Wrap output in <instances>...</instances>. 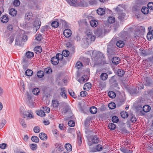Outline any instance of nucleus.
<instances>
[{"label":"nucleus","instance_id":"obj_1","mask_svg":"<svg viewBox=\"0 0 153 153\" xmlns=\"http://www.w3.org/2000/svg\"><path fill=\"white\" fill-rule=\"evenodd\" d=\"M99 141V138L94 136L88 140V144L89 146H93L94 144H97Z\"/></svg>","mask_w":153,"mask_h":153},{"label":"nucleus","instance_id":"obj_2","mask_svg":"<svg viewBox=\"0 0 153 153\" xmlns=\"http://www.w3.org/2000/svg\"><path fill=\"white\" fill-rule=\"evenodd\" d=\"M102 149V146L100 144H98L95 147L91 149V151L93 152H100L101 151Z\"/></svg>","mask_w":153,"mask_h":153},{"label":"nucleus","instance_id":"obj_3","mask_svg":"<svg viewBox=\"0 0 153 153\" xmlns=\"http://www.w3.org/2000/svg\"><path fill=\"white\" fill-rule=\"evenodd\" d=\"M70 109V108L69 105L65 103H63V108L61 109V111L62 113L65 114Z\"/></svg>","mask_w":153,"mask_h":153},{"label":"nucleus","instance_id":"obj_4","mask_svg":"<svg viewBox=\"0 0 153 153\" xmlns=\"http://www.w3.org/2000/svg\"><path fill=\"white\" fill-rule=\"evenodd\" d=\"M89 4L88 2L82 0L78 1L77 7H87L88 6Z\"/></svg>","mask_w":153,"mask_h":153},{"label":"nucleus","instance_id":"obj_5","mask_svg":"<svg viewBox=\"0 0 153 153\" xmlns=\"http://www.w3.org/2000/svg\"><path fill=\"white\" fill-rule=\"evenodd\" d=\"M27 103L29 106L32 105L33 103V101L32 100V97L31 94H29L28 93L27 94Z\"/></svg>","mask_w":153,"mask_h":153},{"label":"nucleus","instance_id":"obj_6","mask_svg":"<svg viewBox=\"0 0 153 153\" xmlns=\"http://www.w3.org/2000/svg\"><path fill=\"white\" fill-rule=\"evenodd\" d=\"M86 38L88 40V41H89L90 43L91 42V41H94L95 39V36L92 35L91 33L90 32H89L87 33V36Z\"/></svg>","mask_w":153,"mask_h":153},{"label":"nucleus","instance_id":"obj_7","mask_svg":"<svg viewBox=\"0 0 153 153\" xmlns=\"http://www.w3.org/2000/svg\"><path fill=\"white\" fill-rule=\"evenodd\" d=\"M60 95L63 98L66 99L67 96L66 94V91L65 88H61L60 89Z\"/></svg>","mask_w":153,"mask_h":153},{"label":"nucleus","instance_id":"obj_8","mask_svg":"<svg viewBox=\"0 0 153 153\" xmlns=\"http://www.w3.org/2000/svg\"><path fill=\"white\" fill-rule=\"evenodd\" d=\"M63 34L65 36L68 38L71 35V31L69 29H65L64 31Z\"/></svg>","mask_w":153,"mask_h":153},{"label":"nucleus","instance_id":"obj_9","mask_svg":"<svg viewBox=\"0 0 153 153\" xmlns=\"http://www.w3.org/2000/svg\"><path fill=\"white\" fill-rule=\"evenodd\" d=\"M102 33V29L101 28H97L94 32L95 34L98 37L101 36Z\"/></svg>","mask_w":153,"mask_h":153},{"label":"nucleus","instance_id":"obj_10","mask_svg":"<svg viewBox=\"0 0 153 153\" xmlns=\"http://www.w3.org/2000/svg\"><path fill=\"white\" fill-rule=\"evenodd\" d=\"M59 61L56 56L53 57L51 59V63L54 65H57L59 62Z\"/></svg>","mask_w":153,"mask_h":153},{"label":"nucleus","instance_id":"obj_11","mask_svg":"<svg viewBox=\"0 0 153 153\" xmlns=\"http://www.w3.org/2000/svg\"><path fill=\"white\" fill-rule=\"evenodd\" d=\"M31 112H30L29 111H26L23 113V117L24 118H25V116L27 117L30 118L33 117V116L31 114Z\"/></svg>","mask_w":153,"mask_h":153},{"label":"nucleus","instance_id":"obj_12","mask_svg":"<svg viewBox=\"0 0 153 153\" xmlns=\"http://www.w3.org/2000/svg\"><path fill=\"white\" fill-rule=\"evenodd\" d=\"M107 55H113L114 54V52L112 48L108 47L107 50Z\"/></svg>","mask_w":153,"mask_h":153},{"label":"nucleus","instance_id":"obj_13","mask_svg":"<svg viewBox=\"0 0 153 153\" xmlns=\"http://www.w3.org/2000/svg\"><path fill=\"white\" fill-rule=\"evenodd\" d=\"M34 55V53L33 52L28 51L26 53L25 57L28 59H31L33 57Z\"/></svg>","mask_w":153,"mask_h":153},{"label":"nucleus","instance_id":"obj_14","mask_svg":"<svg viewBox=\"0 0 153 153\" xmlns=\"http://www.w3.org/2000/svg\"><path fill=\"white\" fill-rule=\"evenodd\" d=\"M78 1L77 0H70L69 2V4L70 5L74 7H77L78 3Z\"/></svg>","mask_w":153,"mask_h":153},{"label":"nucleus","instance_id":"obj_15","mask_svg":"<svg viewBox=\"0 0 153 153\" xmlns=\"http://www.w3.org/2000/svg\"><path fill=\"white\" fill-rule=\"evenodd\" d=\"M119 60V58L117 57H114L112 59V62L114 65L118 64Z\"/></svg>","mask_w":153,"mask_h":153},{"label":"nucleus","instance_id":"obj_16","mask_svg":"<svg viewBox=\"0 0 153 153\" xmlns=\"http://www.w3.org/2000/svg\"><path fill=\"white\" fill-rule=\"evenodd\" d=\"M40 139L43 140H46L47 139V135L44 133H41L39 134Z\"/></svg>","mask_w":153,"mask_h":153},{"label":"nucleus","instance_id":"obj_17","mask_svg":"<svg viewBox=\"0 0 153 153\" xmlns=\"http://www.w3.org/2000/svg\"><path fill=\"white\" fill-rule=\"evenodd\" d=\"M97 54L98 55L99 58L101 59H102L103 61V64H106V62L105 59H104L105 56L103 54L100 52L98 51L97 52Z\"/></svg>","mask_w":153,"mask_h":153},{"label":"nucleus","instance_id":"obj_18","mask_svg":"<svg viewBox=\"0 0 153 153\" xmlns=\"http://www.w3.org/2000/svg\"><path fill=\"white\" fill-rule=\"evenodd\" d=\"M120 149L121 151L125 153H131L132 152L131 149L129 150L127 148L121 147Z\"/></svg>","mask_w":153,"mask_h":153},{"label":"nucleus","instance_id":"obj_19","mask_svg":"<svg viewBox=\"0 0 153 153\" xmlns=\"http://www.w3.org/2000/svg\"><path fill=\"white\" fill-rule=\"evenodd\" d=\"M108 75L106 73H102L100 76V79L103 80H106L108 77Z\"/></svg>","mask_w":153,"mask_h":153},{"label":"nucleus","instance_id":"obj_20","mask_svg":"<svg viewBox=\"0 0 153 153\" xmlns=\"http://www.w3.org/2000/svg\"><path fill=\"white\" fill-rule=\"evenodd\" d=\"M105 10L102 8H98L97 10V13L98 15H102L105 13Z\"/></svg>","mask_w":153,"mask_h":153},{"label":"nucleus","instance_id":"obj_21","mask_svg":"<svg viewBox=\"0 0 153 153\" xmlns=\"http://www.w3.org/2000/svg\"><path fill=\"white\" fill-rule=\"evenodd\" d=\"M143 110L145 112H148L151 110V107L148 105H146L143 107Z\"/></svg>","mask_w":153,"mask_h":153},{"label":"nucleus","instance_id":"obj_22","mask_svg":"<svg viewBox=\"0 0 153 153\" xmlns=\"http://www.w3.org/2000/svg\"><path fill=\"white\" fill-rule=\"evenodd\" d=\"M126 17V14L124 13H122L119 14L118 18L121 21H123L125 19Z\"/></svg>","mask_w":153,"mask_h":153},{"label":"nucleus","instance_id":"obj_23","mask_svg":"<svg viewBox=\"0 0 153 153\" xmlns=\"http://www.w3.org/2000/svg\"><path fill=\"white\" fill-rule=\"evenodd\" d=\"M16 10L14 8H11L9 10V14L12 16H16Z\"/></svg>","mask_w":153,"mask_h":153},{"label":"nucleus","instance_id":"obj_24","mask_svg":"<svg viewBox=\"0 0 153 153\" xmlns=\"http://www.w3.org/2000/svg\"><path fill=\"white\" fill-rule=\"evenodd\" d=\"M36 112L38 115L42 117H43L45 115V112L42 110H37Z\"/></svg>","mask_w":153,"mask_h":153},{"label":"nucleus","instance_id":"obj_25","mask_svg":"<svg viewBox=\"0 0 153 153\" xmlns=\"http://www.w3.org/2000/svg\"><path fill=\"white\" fill-rule=\"evenodd\" d=\"M117 74L119 76L122 77L124 75L125 71L123 69H119L117 70Z\"/></svg>","mask_w":153,"mask_h":153},{"label":"nucleus","instance_id":"obj_26","mask_svg":"<svg viewBox=\"0 0 153 153\" xmlns=\"http://www.w3.org/2000/svg\"><path fill=\"white\" fill-rule=\"evenodd\" d=\"M1 21L3 23H7L8 21V16L5 15L3 16L1 18Z\"/></svg>","mask_w":153,"mask_h":153},{"label":"nucleus","instance_id":"obj_27","mask_svg":"<svg viewBox=\"0 0 153 153\" xmlns=\"http://www.w3.org/2000/svg\"><path fill=\"white\" fill-rule=\"evenodd\" d=\"M141 11L143 14H147L149 13V9L148 7L144 6L142 7Z\"/></svg>","mask_w":153,"mask_h":153},{"label":"nucleus","instance_id":"obj_28","mask_svg":"<svg viewBox=\"0 0 153 153\" xmlns=\"http://www.w3.org/2000/svg\"><path fill=\"white\" fill-rule=\"evenodd\" d=\"M116 45L118 47L122 48L124 45V43L122 41L119 40L117 42Z\"/></svg>","mask_w":153,"mask_h":153},{"label":"nucleus","instance_id":"obj_29","mask_svg":"<svg viewBox=\"0 0 153 153\" xmlns=\"http://www.w3.org/2000/svg\"><path fill=\"white\" fill-rule=\"evenodd\" d=\"M90 111L91 113L92 114H95L97 112V108L94 107L92 106L90 108Z\"/></svg>","mask_w":153,"mask_h":153},{"label":"nucleus","instance_id":"obj_30","mask_svg":"<svg viewBox=\"0 0 153 153\" xmlns=\"http://www.w3.org/2000/svg\"><path fill=\"white\" fill-rule=\"evenodd\" d=\"M120 115L123 118H125L128 117V114L127 112L123 111L121 112Z\"/></svg>","mask_w":153,"mask_h":153},{"label":"nucleus","instance_id":"obj_31","mask_svg":"<svg viewBox=\"0 0 153 153\" xmlns=\"http://www.w3.org/2000/svg\"><path fill=\"white\" fill-rule=\"evenodd\" d=\"M90 24L92 27H95L97 26L98 23L97 21L94 20H93L90 21Z\"/></svg>","mask_w":153,"mask_h":153},{"label":"nucleus","instance_id":"obj_32","mask_svg":"<svg viewBox=\"0 0 153 153\" xmlns=\"http://www.w3.org/2000/svg\"><path fill=\"white\" fill-rule=\"evenodd\" d=\"M65 147L68 151H71L72 149L71 145L69 143H66L65 145Z\"/></svg>","mask_w":153,"mask_h":153},{"label":"nucleus","instance_id":"obj_33","mask_svg":"<svg viewBox=\"0 0 153 153\" xmlns=\"http://www.w3.org/2000/svg\"><path fill=\"white\" fill-rule=\"evenodd\" d=\"M34 50L35 51H36V53H41L42 51V48L39 46H38L35 47L34 49Z\"/></svg>","mask_w":153,"mask_h":153},{"label":"nucleus","instance_id":"obj_34","mask_svg":"<svg viewBox=\"0 0 153 153\" xmlns=\"http://www.w3.org/2000/svg\"><path fill=\"white\" fill-rule=\"evenodd\" d=\"M91 83L88 82L86 83L84 86V89L85 90L89 89L91 88Z\"/></svg>","mask_w":153,"mask_h":153},{"label":"nucleus","instance_id":"obj_35","mask_svg":"<svg viewBox=\"0 0 153 153\" xmlns=\"http://www.w3.org/2000/svg\"><path fill=\"white\" fill-rule=\"evenodd\" d=\"M109 128L111 130H114L116 128V125L115 124L111 123L109 124L108 125Z\"/></svg>","mask_w":153,"mask_h":153},{"label":"nucleus","instance_id":"obj_36","mask_svg":"<svg viewBox=\"0 0 153 153\" xmlns=\"http://www.w3.org/2000/svg\"><path fill=\"white\" fill-rule=\"evenodd\" d=\"M115 11L118 14H120V13H122L123 8L120 6V5H119L115 9Z\"/></svg>","mask_w":153,"mask_h":153},{"label":"nucleus","instance_id":"obj_37","mask_svg":"<svg viewBox=\"0 0 153 153\" xmlns=\"http://www.w3.org/2000/svg\"><path fill=\"white\" fill-rule=\"evenodd\" d=\"M33 74V71L32 70L30 69L27 70L25 72V75L28 76H31Z\"/></svg>","mask_w":153,"mask_h":153},{"label":"nucleus","instance_id":"obj_38","mask_svg":"<svg viewBox=\"0 0 153 153\" xmlns=\"http://www.w3.org/2000/svg\"><path fill=\"white\" fill-rule=\"evenodd\" d=\"M52 104L53 107H57L59 105V102L57 100H53L52 101Z\"/></svg>","mask_w":153,"mask_h":153},{"label":"nucleus","instance_id":"obj_39","mask_svg":"<svg viewBox=\"0 0 153 153\" xmlns=\"http://www.w3.org/2000/svg\"><path fill=\"white\" fill-rule=\"evenodd\" d=\"M152 32H149L147 35V38L149 40H150L153 38V34Z\"/></svg>","mask_w":153,"mask_h":153},{"label":"nucleus","instance_id":"obj_40","mask_svg":"<svg viewBox=\"0 0 153 153\" xmlns=\"http://www.w3.org/2000/svg\"><path fill=\"white\" fill-rule=\"evenodd\" d=\"M37 75L38 77L42 78L44 76V72L42 71H39L37 72Z\"/></svg>","mask_w":153,"mask_h":153},{"label":"nucleus","instance_id":"obj_41","mask_svg":"<svg viewBox=\"0 0 153 153\" xmlns=\"http://www.w3.org/2000/svg\"><path fill=\"white\" fill-rule=\"evenodd\" d=\"M56 151L59 152H61L63 149V147L61 146L60 144H58L56 147Z\"/></svg>","mask_w":153,"mask_h":153},{"label":"nucleus","instance_id":"obj_42","mask_svg":"<svg viewBox=\"0 0 153 153\" xmlns=\"http://www.w3.org/2000/svg\"><path fill=\"white\" fill-rule=\"evenodd\" d=\"M108 94L109 97L112 98H114L116 96L115 93L112 91H109Z\"/></svg>","mask_w":153,"mask_h":153},{"label":"nucleus","instance_id":"obj_43","mask_svg":"<svg viewBox=\"0 0 153 153\" xmlns=\"http://www.w3.org/2000/svg\"><path fill=\"white\" fill-rule=\"evenodd\" d=\"M108 106L110 109H113L115 108L116 104L114 102H111L109 103Z\"/></svg>","mask_w":153,"mask_h":153},{"label":"nucleus","instance_id":"obj_44","mask_svg":"<svg viewBox=\"0 0 153 153\" xmlns=\"http://www.w3.org/2000/svg\"><path fill=\"white\" fill-rule=\"evenodd\" d=\"M82 43L84 44L86 46H88L89 45V43H90L89 41H88V40L86 38H84L82 40Z\"/></svg>","mask_w":153,"mask_h":153},{"label":"nucleus","instance_id":"obj_45","mask_svg":"<svg viewBox=\"0 0 153 153\" xmlns=\"http://www.w3.org/2000/svg\"><path fill=\"white\" fill-rule=\"evenodd\" d=\"M32 92L34 95H37L40 92V90L38 88H34Z\"/></svg>","mask_w":153,"mask_h":153},{"label":"nucleus","instance_id":"obj_46","mask_svg":"<svg viewBox=\"0 0 153 153\" xmlns=\"http://www.w3.org/2000/svg\"><path fill=\"white\" fill-rule=\"evenodd\" d=\"M36 40L38 41H40L42 39V37L41 34L40 33L38 34L37 33L36 34Z\"/></svg>","mask_w":153,"mask_h":153},{"label":"nucleus","instance_id":"obj_47","mask_svg":"<svg viewBox=\"0 0 153 153\" xmlns=\"http://www.w3.org/2000/svg\"><path fill=\"white\" fill-rule=\"evenodd\" d=\"M31 140L33 141L36 143H38L39 140L38 137L35 136H33L32 137Z\"/></svg>","mask_w":153,"mask_h":153},{"label":"nucleus","instance_id":"obj_48","mask_svg":"<svg viewBox=\"0 0 153 153\" xmlns=\"http://www.w3.org/2000/svg\"><path fill=\"white\" fill-rule=\"evenodd\" d=\"M32 17V14L30 12L26 14L25 17L26 19L29 20L31 19Z\"/></svg>","mask_w":153,"mask_h":153},{"label":"nucleus","instance_id":"obj_49","mask_svg":"<svg viewBox=\"0 0 153 153\" xmlns=\"http://www.w3.org/2000/svg\"><path fill=\"white\" fill-rule=\"evenodd\" d=\"M108 20L110 23L112 24L114 22L115 19L114 17L111 16L108 18Z\"/></svg>","mask_w":153,"mask_h":153},{"label":"nucleus","instance_id":"obj_50","mask_svg":"<svg viewBox=\"0 0 153 153\" xmlns=\"http://www.w3.org/2000/svg\"><path fill=\"white\" fill-rule=\"evenodd\" d=\"M62 55L65 57H67L69 54V52L67 50H63L62 52Z\"/></svg>","mask_w":153,"mask_h":153},{"label":"nucleus","instance_id":"obj_51","mask_svg":"<svg viewBox=\"0 0 153 153\" xmlns=\"http://www.w3.org/2000/svg\"><path fill=\"white\" fill-rule=\"evenodd\" d=\"M51 25L53 27L56 28L58 27L59 25V23L57 21H53L52 22Z\"/></svg>","mask_w":153,"mask_h":153},{"label":"nucleus","instance_id":"obj_52","mask_svg":"<svg viewBox=\"0 0 153 153\" xmlns=\"http://www.w3.org/2000/svg\"><path fill=\"white\" fill-rule=\"evenodd\" d=\"M20 37L22 38V41L24 42H25L27 39V36L25 34L20 35Z\"/></svg>","mask_w":153,"mask_h":153},{"label":"nucleus","instance_id":"obj_53","mask_svg":"<svg viewBox=\"0 0 153 153\" xmlns=\"http://www.w3.org/2000/svg\"><path fill=\"white\" fill-rule=\"evenodd\" d=\"M68 92L70 95L73 98H76V97L75 94V93L72 90H69Z\"/></svg>","mask_w":153,"mask_h":153},{"label":"nucleus","instance_id":"obj_54","mask_svg":"<svg viewBox=\"0 0 153 153\" xmlns=\"http://www.w3.org/2000/svg\"><path fill=\"white\" fill-rule=\"evenodd\" d=\"M112 121L114 123H117L119 121V119L116 116H114L112 118Z\"/></svg>","mask_w":153,"mask_h":153},{"label":"nucleus","instance_id":"obj_55","mask_svg":"<svg viewBox=\"0 0 153 153\" xmlns=\"http://www.w3.org/2000/svg\"><path fill=\"white\" fill-rule=\"evenodd\" d=\"M140 50L141 51V56H146L148 55V53H147L146 51L144 50H143L141 48L140 49Z\"/></svg>","mask_w":153,"mask_h":153},{"label":"nucleus","instance_id":"obj_56","mask_svg":"<svg viewBox=\"0 0 153 153\" xmlns=\"http://www.w3.org/2000/svg\"><path fill=\"white\" fill-rule=\"evenodd\" d=\"M20 122L21 124L24 128L26 127V124L25 123V121L23 119H20Z\"/></svg>","mask_w":153,"mask_h":153},{"label":"nucleus","instance_id":"obj_57","mask_svg":"<svg viewBox=\"0 0 153 153\" xmlns=\"http://www.w3.org/2000/svg\"><path fill=\"white\" fill-rule=\"evenodd\" d=\"M44 72L47 74H50L52 72V70L50 68H48L45 69Z\"/></svg>","mask_w":153,"mask_h":153},{"label":"nucleus","instance_id":"obj_58","mask_svg":"<svg viewBox=\"0 0 153 153\" xmlns=\"http://www.w3.org/2000/svg\"><path fill=\"white\" fill-rule=\"evenodd\" d=\"M63 55L60 53H57L56 54V56H57L59 61L63 59Z\"/></svg>","mask_w":153,"mask_h":153},{"label":"nucleus","instance_id":"obj_59","mask_svg":"<svg viewBox=\"0 0 153 153\" xmlns=\"http://www.w3.org/2000/svg\"><path fill=\"white\" fill-rule=\"evenodd\" d=\"M152 81L150 80H147L146 81V85L147 86H151L152 85Z\"/></svg>","mask_w":153,"mask_h":153},{"label":"nucleus","instance_id":"obj_60","mask_svg":"<svg viewBox=\"0 0 153 153\" xmlns=\"http://www.w3.org/2000/svg\"><path fill=\"white\" fill-rule=\"evenodd\" d=\"M85 75L82 76L79 79L78 81L80 83H83L84 82H85L86 81H85V79L84 78Z\"/></svg>","mask_w":153,"mask_h":153},{"label":"nucleus","instance_id":"obj_61","mask_svg":"<svg viewBox=\"0 0 153 153\" xmlns=\"http://www.w3.org/2000/svg\"><path fill=\"white\" fill-rule=\"evenodd\" d=\"M14 39V38L13 36H11L10 38L7 39V41H8V43L10 44H11L13 42Z\"/></svg>","mask_w":153,"mask_h":153},{"label":"nucleus","instance_id":"obj_62","mask_svg":"<svg viewBox=\"0 0 153 153\" xmlns=\"http://www.w3.org/2000/svg\"><path fill=\"white\" fill-rule=\"evenodd\" d=\"M33 131L36 133H38L40 132V128L38 126H35L34 128Z\"/></svg>","mask_w":153,"mask_h":153},{"label":"nucleus","instance_id":"obj_63","mask_svg":"<svg viewBox=\"0 0 153 153\" xmlns=\"http://www.w3.org/2000/svg\"><path fill=\"white\" fill-rule=\"evenodd\" d=\"M43 110L45 113H48L50 112V108L47 106H45V107H43Z\"/></svg>","mask_w":153,"mask_h":153},{"label":"nucleus","instance_id":"obj_64","mask_svg":"<svg viewBox=\"0 0 153 153\" xmlns=\"http://www.w3.org/2000/svg\"><path fill=\"white\" fill-rule=\"evenodd\" d=\"M147 6L148 8L151 10H153V2H149L148 3Z\"/></svg>","mask_w":153,"mask_h":153}]
</instances>
